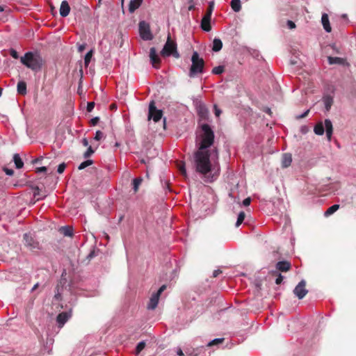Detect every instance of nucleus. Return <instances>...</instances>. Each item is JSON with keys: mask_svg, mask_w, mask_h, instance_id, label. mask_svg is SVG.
Instances as JSON below:
<instances>
[{"mask_svg": "<svg viewBox=\"0 0 356 356\" xmlns=\"http://www.w3.org/2000/svg\"><path fill=\"white\" fill-rule=\"evenodd\" d=\"M211 18L204 16L201 21V28L203 31L206 32H209L211 30V26L210 24Z\"/></svg>", "mask_w": 356, "mask_h": 356, "instance_id": "nucleus-18", "label": "nucleus"}, {"mask_svg": "<svg viewBox=\"0 0 356 356\" xmlns=\"http://www.w3.org/2000/svg\"><path fill=\"white\" fill-rule=\"evenodd\" d=\"M346 16L347 15L346 14L343 15V17H346Z\"/></svg>", "mask_w": 356, "mask_h": 356, "instance_id": "nucleus-64", "label": "nucleus"}, {"mask_svg": "<svg viewBox=\"0 0 356 356\" xmlns=\"http://www.w3.org/2000/svg\"><path fill=\"white\" fill-rule=\"evenodd\" d=\"M300 131L302 134H305L308 131V127L307 126L301 127Z\"/></svg>", "mask_w": 356, "mask_h": 356, "instance_id": "nucleus-54", "label": "nucleus"}, {"mask_svg": "<svg viewBox=\"0 0 356 356\" xmlns=\"http://www.w3.org/2000/svg\"><path fill=\"white\" fill-rule=\"evenodd\" d=\"M13 161L15 167L17 169L22 168L24 165V163L18 154H15L13 156Z\"/></svg>", "mask_w": 356, "mask_h": 356, "instance_id": "nucleus-26", "label": "nucleus"}, {"mask_svg": "<svg viewBox=\"0 0 356 356\" xmlns=\"http://www.w3.org/2000/svg\"><path fill=\"white\" fill-rule=\"evenodd\" d=\"M92 56V50L89 51L85 56L84 63L86 66H88L91 60Z\"/></svg>", "mask_w": 356, "mask_h": 356, "instance_id": "nucleus-33", "label": "nucleus"}, {"mask_svg": "<svg viewBox=\"0 0 356 356\" xmlns=\"http://www.w3.org/2000/svg\"><path fill=\"white\" fill-rule=\"evenodd\" d=\"M284 277L279 273L277 278L275 279V284H280L283 281Z\"/></svg>", "mask_w": 356, "mask_h": 356, "instance_id": "nucleus-44", "label": "nucleus"}, {"mask_svg": "<svg viewBox=\"0 0 356 356\" xmlns=\"http://www.w3.org/2000/svg\"><path fill=\"white\" fill-rule=\"evenodd\" d=\"M245 214L243 211H241L237 218V220L236 222V227H238L244 220Z\"/></svg>", "mask_w": 356, "mask_h": 356, "instance_id": "nucleus-30", "label": "nucleus"}, {"mask_svg": "<svg viewBox=\"0 0 356 356\" xmlns=\"http://www.w3.org/2000/svg\"><path fill=\"white\" fill-rule=\"evenodd\" d=\"M99 121V118L95 117L90 120V124H91V125L95 126L98 123Z\"/></svg>", "mask_w": 356, "mask_h": 356, "instance_id": "nucleus-45", "label": "nucleus"}, {"mask_svg": "<svg viewBox=\"0 0 356 356\" xmlns=\"http://www.w3.org/2000/svg\"><path fill=\"white\" fill-rule=\"evenodd\" d=\"M10 55L13 58H15V59H17L19 58V54L18 52L14 49H10Z\"/></svg>", "mask_w": 356, "mask_h": 356, "instance_id": "nucleus-41", "label": "nucleus"}, {"mask_svg": "<svg viewBox=\"0 0 356 356\" xmlns=\"http://www.w3.org/2000/svg\"><path fill=\"white\" fill-rule=\"evenodd\" d=\"M93 163V161L92 160H90V159H88V160H86L83 162H82L78 167V169L79 170H83L84 168H86V167L92 165Z\"/></svg>", "mask_w": 356, "mask_h": 356, "instance_id": "nucleus-31", "label": "nucleus"}, {"mask_svg": "<svg viewBox=\"0 0 356 356\" xmlns=\"http://www.w3.org/2000/svg\"><path fill=\"white\" fill-rule=\"evenodd\" d=\"M230 6L234 12H239L241 9V0H232Z\"/></svg>", "mask_w": 356, "mask_h": 356, "instance_id": "nucleus-25", "label": "nucleus"}, {"mask_svg": "<svg viewBox=\"0 0 356 356\" xmlns=\"http://www.w3.org/2000/svg\"><path fill=\"white\" fill-rule=\"evenodd\" d=\"M163 116V111L157 109L154 101H152L149 105L148 119H152L155 122H159Z\"/></svg>", "mask_w": 356, "mask_h": 356, "instance_id": "nucleus-8", "label": "nucleus"}, {"mask_svg": "<svg viewBox=\"0 0 356 356\" xmlns=\"http://www.w3.org/2000/svg\"><path fill=\"white\" fill-rule=\"evenodd\" d=\"M292 162V156L291 154H284L282 156V166L283 168H287L289 167Z\"/></svg>", "mask_w": 356, "mask_h": 356, "instance_id": "nucleus-21", "label": "nucleus"}, {"mask_svg": "<svg viewBox=\"0 0 356 356\" xmlns=\"http://www.w3.org/2000/svg\"><path fill=\"white\" fill-rule=\"evenodd\" d=\"M339 208V205L338 204H333L332 206L330 207L327 211L325 212L324 215L325 216H329L332 214H333L334 212H336Z\"/></svg>", "mask_w": 356, "mask_h": 356, "instance_id": "nucleus-28", "label": "nucleus"}, {"mask_svg": "<svg viewBox=\"0 0 356 356\" xmlns=\"http://www.w3.org/2000/svg\"><path fill=\"white\" fill-rule=\"evenodd\" d=\"M179 169L180 172L184 176L186 177V170L185 164L184 163L179 165Z\"/></svg>", "mask_w": 356, "mask_h": 356, "instance_id": "nucleus-42", "label": "nucleus"}, {"mask_svg": "<svg viewBox=\"0 0 356 356\" xmlns=\"http://www.w3.org/2000/svg\"><path fill=\"white\" fill-rule=\"evenodd\" d=\"M143 3V0H131L129 4V11L132 13L138 9Z\"/></svg>", "mask_w": 356, "mask_h": 356, "instance_id": "nucleus-20", "label": "nucleus"}, {"mask_svg": "<svg viewBox=\"0 0 356 356\" xmlns=\"http://www.w3.org/2000/svg\"><path fill=\"white\" fill-rule=\"evenodd\" d=\"M196 111L198 116L202 120H207L209 118V110L206 105L202 102H199L196 105Z\"/></svg>", "mask_w": 356, "mask_h": 356, "instance_id": "nucleus-11", "label": "nucleus"}, {"mask_svg": "<svg viewBox=\"0 0 356 356\" xmlns=\"http://www.w3.org/2000/svg\"><path fill=\"white\" fill-rule=\"evenodd\" d=\"M159 296L158 294L155 293H153L149 299V303L147 305V309L150 310L154 309L159 303Z\"/></svg>", "mask_w": 356, "mask_h": 356, "instance_id": "nucleus-16", "label": "nucleus"}, {"mask_svg": "<svg viewBox=\"0 0 356 356\" xmlns=\"http://www.w3.org/2000/svg\"><path fill=\"white\" fill-rule=\"evenodd\" d=\"M321 22L323 26V29L327 33H330L332 31L331 26L329 22L328 15L326 13H323L321 17Z\"/></svg>", "mask_w": 356, "mask_h": 356, "instance_id": "nucleus-17", "label": "nucleus"}, {"mask_svg": "<svg viewBox=\"0 0 356 356\" xmlns=\"http://www.w3.org/2000/svg\"><path fill=\"white\" fill-rule=\"evenodd\" d=\"M66 168V164L65 163H60L58 166V168H57V172L59 174H62L65 169Z\"/></svg>", "mask_w": 356, "mask_h": 356, "instance_id": "nucleus-40", "label": "nucleus"}, {"mask_svg": "<svg viewBox=\"0 0 356 356\" xmlns=\"http://www.w3.org/2000/svg\"><path fill=\"white\" fill-rule=\"evenodd\" d=\"M20 62L32 71L38 72L42 68L44 60L37 51H28L20 58Z\"/></svg>", "mask_w": 356, "mask_h": 356, "instance_id": "nucleus-3", "label": "nucleus"}, {"mask_svg": "<svg viewBox=\"0 0 356 356\" xmlns=\"http://www.w3.org/2000/svg\"><path fill=\"white\" fill-rule=\"evenodd\" d=\"M213 8H214V2L210 1L209 3V8L207 9V12L204 16L211 18V15H212Z\"/></svg>", "mask_w": 356, "mask_h": 356, "instance_id": "nucleus-32", "label": "nucleus"}, {"mask_svg": "<svg viewBox=\"0 0 356 356\" xmlns=\"http://www.w3.org/2000/svg\"><path fill=\"white\" fill-rule=\"evenodd\" d=\"M220 273H222V271L219 269L218 270H215L213 272V277H218Z\"/></svg>", "mask_w": 356, "mask_h": 356, "instance_id": "nucleus-53", "label": "nucleus"}, {"mask_svg": "<svg viewBox=\"0 0 356 356\" xmlns=\"http://www.w3.org/2000/svg\"><path fill=\"white\" fill-rule=\"evenodd\" d=\"M82 144L85 147L88 146V139L86 138H83L82 139Z\"/></svg>", "mask_w": 356, "mask_h": 356, "instance_id": "nucleus-55", "label": "nucleus"}, {"mask_svg": "<svg viewBox=\"0 0 356 356\" xmlns=\"http://www.w3.org/2000/svg\"><path fill=\"white\" fill-rule=\"evenodd\" d=\"M309 112V110H307L306 111H305V112H304L303 113H302L301 115H298V116L296 117V118H297V119H302V118H305V117L308 115Z\"/></svg>", "mask_w": 356, "mask_h": 356, "instance_id": "nucleus-49", "label": "nucleus"}, {"mask_svg": "<svg viewBox=\"0 0 356 356\" xmlns=\"http://www.w3.org/2000/svg\"><path fill=\"white\" fill-rule=\"evenodd\" d=\"M161 54L164 57L170 56H173L176 58H179L180 57V55L177 50V44L171 40L170 35L168 37V40L161 51Z\"/></svg>", "mask_w": 356, "mask_h": 356, "instance_id": "nucleus-6", "label": "nucleus"}, {"mask_svg": "<svg viewBox=\"0 0 356 356\" xmlns=\"http://www.w3.org/2000/svg\"><path fill=\"white\" fill-rule=\"evenodd\" d=\"M139 33L140 36L144 40H151L153 38L149 25L145 21H141L139 23Z\"/></svg>", "mask_w": 356, "mask_h": 356, "instance_id": "nucleus-7", "label": "nucleus"}, {"mask_svg": "<svg viewBox=\"0 0 356 356\" xmlns=\"http://www.w3.org/2000/svg\"><path fill=\"white\" fill-rule=\"evenodd\" d=\"M306 282L302 280L298 285L293 289L294 295L298 298V299H302L308 293V291L305 288Z\"/></svg>", "mask_w": 356, "mask_h": 356, "instance_id": "nucleus-9", "label": "nucleus"}, {"mask_svg": "<svg viewBox=\"0 0 356 356\" xmlns=\"http://www.w3.org/2000/svg\"><path fill=\"white\" fill-rule=\"evenodd\" d=\"M224 72V67L222 65H218L215 67L212 70V74H221Z\"/></svg>", "mask_w": 356, "mask_h": 356, "instance_id": "nucleus-34", "label": "nucleus"}, {"mask_svg": "<svg viewBox=\"0 0 356 356\" xmlns=\"http://www.w3.org/2000/svg\"><path fill=\"white\" fill-rule=\"evenodd\" d=\"M24 241L25 245L31 249H35L38 247V243L29 234L26 233L24 234Z\"/></svg>", "mask_w": 356, "mask_h": 356, "instance_id": "nucleus-12", "label": "nucleus"}, {"mask_svg": "<svg viewBox=\"0 0 356 356\" xmlns=\"http://www.w3.org/2000/svg\"><path fill=\"white\" fill-rule=\"evenodd\" d=\"M143 181L141 177H137L133 179V190L136 193L138 191V188Z\"/></svg>", "mask_w": 356, "mask_h": 356, "instance_id": "nucleus-29", "label": "nucleus"}, {"mask_svg": "<svg viewBox=\"0 0 356 356\" xmlns=\"http://www.w3.org/2000/svg\"><path fill=\"white\" fill-rule=\"evenodd\" d=\"M223 340H224L223 338L214 339L211 340V341H209L208 343L207 346H214V345H218L220 343H222Z\"/></svg>", "mask_w": 356, "mask_h": 356, "instance_id": "nucleus-35", "label": "nucleus"}, {"mask_svg": "<svg viewBox=\"0 0 356 356\" xmlns=\"http://www.w3.org/2000/svg\"><path fill=\"white\" fill-rule=\"evenodd\" d=\"M42 159H35L33 162L34 163H38V161H40Z\"/></svg>", "mask_w": 356, "mask_h": 356, "instance_id": "nucleus-62", "label": "nucleus"}, {"mask_svg": "<svg viewBox=\"0 0 356 356\" xmlns=\"http://www.w3.org/2000/svg\"><path fill=\"white\" fill-rule=\"evenodd\" d=\"M38 283L35 284L33 286V288H32V291L35 290V289L38 288Z\"/></svg>", "mask_w": 356, "mask_h": 356, "instance_id": "nucleus-59", "label": "nucleus"}, {"mask_svg": "<svg viewBox=\"0 0 356 356\" xmlns=\"http://www.w3.org/2000/svg\"><path fill=\"white\" fill-rule=\"evenodd\" d=\"M218 159V152L216 148L212 151L197 150L194 154L195 170L202 175L207 182H213L220 174V166L216 160Z\"/></svg>", "mask_w": 356, "mask_h": 356, "instance_id": "nucleus-1", "label": "nucleus"}, {"mask_svg": "<svg viewBox=\"0 0 356 356\" xmlns=\"http://www.w3.org/2000/svg\"><path fill=\"white\" fill-rule=\"evenodd\" d=\"M287 25L290 29H293L296 27L295 23L291 20L287 21Z\"/></svg>", "mask_w": 356, "mask_h": 356, "instance_id": "nucleus-52", "label": "nucleus"}, {"mask_svg": "<svg viewBox=\"0 0 356 356\" xmlns=\"http://www.w3.org/2000/svg\"><path fill=\"white\" fill-rule=\"evenodd\" d=\"M33 195L34 197H37V196H40V190L38 188H37L35 191H34V193H33Z\"/></svg>", "mask_w": 356, "mask_h": 356, "instance_id": "nucleus-56", "label": "nucleus"}, {"mask_svg": "<svg viewBox=\"0 0 356 356\" xmlns=\"http://www.w3.org/2000/svg\"><path fill=\"white\" fill-rule=\"evenodd\" d=\"M72 316V310L65 311L60 313L56 317V322L58 325V327H62L65 323L71 318Z\"/></svg>", "mask_w": 356, "mask_h": 356, "instance_id": "nucleus-10", "label": "nucleus"}, {"mask_svg": "<svg viewBox=\"0 0 356 356\" xmlns=\"http://www.w3.org/2000/svg\"><path fill=\"white\" fill-rule=\"evenodd\" d=\"M60 300H61V292L60 290V287L58 286H57L56 288V292H55V295L54 297V300L59 301Z\"/></svg>", "mask_w": 356, "mask_h": 356, "instance_id": "nucleus-37", "label": "nucleus"}, {"mask_svg": "<svg viewBox=\"0 0 356 356\" xmlns=\"http://www.w3.org/2000/svg\"><path fill=\"white\" fill-rule=\"evenodd\" d=\"M149 58L151 63L155 68H158V65L161 63V59L156 54L155 47L150 48L149 50Z\"/></svg>", "mask_w": 356, "mask_h": 356, "instance_id": "nucleus-13", "label": "nucleus"}, {"mask_svg": "<svg viewBox=\"0 0 356 356\" xmlns=\"http://www.w3.org/2000/svg\"><path fill=\"white\" fill-rule=\"evenodd\" d=\"M4 10V6H0V13L3 12Z\"/></svg>", "mask_w": 356, "mask_h": 356, "instance_id": "nucleus-61", "label": "nucleus"}, {"mask_svg": "<svg viewBox=\"0 0 356 356\" xmlns=\"http://www.w3.org/2000/svg\"><path fill=\"white\" fill-rule=\"evenodd\" d=\"M60 230L64 236H72L73 235V229L71 227L64 226L61 227Z\"/></svg>", "mask_w": 356, "mask_h": 356, "instance_id": "nucleus-27", "label": "nucleus"}, {"mask_svg": "<svg viewBox=\"0 0 356 356\" xmlns=\"http://www.w3.org/2000/svg\"><path fill=\"white\" fill-rule=\"evenodd\" d=\"M47 168L46 167H44V166L40 167V168H38L36 169V172L37 173L45 172H47Z\"/></svg>", "mask_w": 356, "mask_h": 356, "instance_id": "nucleus-50", "label": "nucleus"}, {"mask_svg": "<svg viewBox=\"0 0 356 356\" xmlns=\"http://www.w3.org/2000/svg\"><path fill=\"white\" fill-rule=\"evenodd\" d=\"M194 8H195L194 5H191H191L189 6V7H188V10H193V9H194Z\"/></svg>", "mask_w": 356, "mask_h": 356, "instance_id": "nucleus-60", "label": "nucleus"}, {"mask_svg": "<svg viewBox=\"0 0 356 356\" xmlns=\"http://www.w3.org/2000/svg\"><path fill=\"white\" fill-rule=\"evenodd\" d=\"M177 353L178 355H180V356L184 355V353L180 348L177 351Z\"/></svg>", "mask_w": 356, "mask_h": 356, "instance_id": "nucleus-57", "label": "nucleus"}, {"mask_svg": "<svg viewBox=\"0 0 356 356\" xmlns=\"http://www.w3.org/2000/svg\"><path fill=\"white\" fill-rule=\"evenodd\" d=\"M250 202H251V198L250 197H247V198L243 200V205L245 206V207L249 206Z\"/></svg>", "mask_w": 356, "mask_h": 356, "instance_id": "nucleus-48", "label": "nucleus"}, {"mask_svg": "<svg viewBox=\"0 0 356 356\" xmlns=\"http://www.w3.org/2000/svg\"><path fill=\"white\" fill-rule=\"evenodd\" d=\"M145 347V343L144 341L139 342L136 348V354L138 355Z\"/></svg>", "mask_w": 356, "mask_h": 356, "instance_id": "nucleus-36", "label": "nucleus"}, {"mask_svg": "<svg viewBox=\"0 0 356 356\" xmlns=\"http://www.w3.org/2000/svg\"><path fill=\"white\" fill-rule=\"evenodd\" d=\"M323 103L326 111H329L333 104V98L331 96H325L323 97Z\"/></svg>", "mask_w": 356, "mask_h": 356, "instance_id": "nucleus-24", "label": "nucleus"}, {"mask_svg": "<svg viewBox=\"0 0 356 356\" xmlns=\"http://www.w3.org/2000/svg\"><path fill=\"white\" fill-rule=\"evenodd\" d=\"M104 138V134L101 131H97L95 133V136L94 137V139L95 140L99 141Z\"/></svg>", "mask_w": 356, "mask_h": 356, "instance_id": "nucleus-39", "label": "nucleus"}, {"mask_svg": "<svg viewBox=\"0 0 356 356\" xmlns=\"http://www.w3.org/2000/svg\"><path fill=\"white\" fill-rule=\"evenodd\" d=\"M192 64L189 69L188 76L194 78L200 74H202L204 70V61L200 58L197 51H194L191 56Z\"/></svg>", "mask_w": 356, "mask_h": 356, "instance_id": "nucleus-4", "label": "nucleus"}, {"mask_svg": "<svg viewBox=\"0 0 356 356\" xmlns=\"http://www.w3.org/2000/svg\"><path fill=\"white\" fill-rule=\"evenodd\" d=\"M222 47V42L220 38H214L212 44V50L215 52H218L221 50Z\"/></svg>", "mask_w": 356, "mask_h": 356, "instance_id": "nucleus-23", "label": "nucleus"}, {"mask_svg": "<svg viewBox=\"0 0 356 356\" xmlns=\"http://www.w3.org/2000/svg\"><path fill=\"white\" fill-rule=\"evenodd\" d=\"M166 289V286L165 285H162L159 289L157 291L156 293H155L156 294H158L159 296H160V295L161 294V293Z\"/></svg>", "mask_w": 356, "mask_h": 356, "instance_id": "nucleus-51", "label": "nucleus"}, {"mask_svg": "<svg viewBox=\"0 0 356 356\" xmlns=\"http://www.w3.org/2000/svg\"><path fill=\"white\" fill-rule=\"evenodd\" d=\"M276 268L280 271L286 272L291 268V264L286 261H278L276 264Z\"/></svg>", "mask_w": 356, "mask_h": 356, "instance_id": "nucleus-19", "label": "nucleus"}, {"mask_svg": "<svg viewBox=\"0 0 356 356\" xmlns=\"http://www.w3.org/2000/svg\"><path fill=\"white\" fill-rule=\"evenodd\" d=\"M17 90L19 95H24L27 93L26 83L24 81H20L17 83Z\"/></svg>", "mask_w": 356, "mask_h": 356, "instance_id": "nucleus-22", "label": "nucleus"}, {"mask_svg": "<svg viewBox=\"0 0 356 356\" xmlns=\"http://www.w3.org/2000/svg\"><path fill=\"white\" fill-rule=\"evenodd\" d=\"M95 107V102H88V104H87V111L88 112H91L93 108Z\"/></svg>", "mask_w": 356, "mask_h": 356, "instance_id": "nucleus-43", "label": "nucleus"}, {"mask_svg": "<svg viewBox=\"0 0 356 356\" xmlns=\"http://www.w3.org/2000/svg\"><path fill=\"white\" fill-rule=\"evenodd\" d=\"M2 90H3V89L0 87V97H1V95H2Z\"/></svg>", "mask_w": 356, "mask_h": 356, "instance_id": "nucleus-63", "label": "nucleus"}, {"mask_svg": "<svg viewBox=\"0 0 356 356\" xmlns=\"http://www.w3.org/2000/svg\"><path fill=\"white\" fill-rule=\"evenodd\" d=\"M84 48H85L84 45H81L79 47V51H82L84 49Z\"/></svg>", "mask_w": 356, "mask_h": 356, "instance_id": "nucleus-58", "label": "nucleus"}, {"mask_svg": "<svg viewBox=\"0 0 356 356\" xmlns=\"http://www.w3.org/2000/svg\"><path fill=\"white\" fill-rule=\"evenodd\" d=\"M214 111L216 117H219L222 113V111L216 105H214Z\"/></svg>", "mask_w": 356, "mask_h": 356, "instance_id": "nucleus-47", "label": "nucleus"}, {"mask_svg": "<svg viewBox=\"0 0 356 356\" xmlns=\"http://www.w3.org/2000/svg\"><path fill=\"white\" fill-rule=\"evenodd\" d=\"M200 127V130L196 136V145L198 147V150L211 151L209 148L213 144L214 132L208 124H202Z\"/></svg>", "mask_w": 356, "mask_h": 356, "instance_id": "nucleus-2", "label": "nucleus"}, {"mask_svg": "<svg viewBox=\"0 0 356 356\" xmlns=\"http://www.w3.org/2000/svg\"><path fill=\"white\" fill-rule=\"evenodd\" d=\"M327 60L330 65L338 64L343 66H349V63L346 61V59L343 58L329 56Z\"/></svg>", "mask_w": 356, "mask_h": 356, "instance_id": "nucleus-14", "label": "nucleus"}, {"mask_svg": "<svg viewBox=\"0 0 356 356\" xmlns=\"http://www.w3.org/2000/svg\"><path fill=\"white\" fill-rule=\"evenodd\" d=\"M95 152V150L92 149L91 146H89L86 150V152L84 153L83 156L84 158H88L90 157L93 153Z\"/></svg>", "mask_w": 356, "mask_h": 356, "instance_id": "nucleus-38", "label": "nucleus"}, {"mask_svg": "<svg viewBox=\"0 0 356 356\" xmlns=\"http://www.w3.org/2000/svg\"><path fill=\"white\" fill-rule=\"evenodd\" d=\"M3 171L6 172V174L7 175H9V176L13 175V173H14L13 170H12V169H9V168H3Z\"/></svg>", "mask_w": 356, "mask_h": 356, "instance_id": "nucleus-46", "label": "nucleus"}, {"mask_svg": "<svg viewBox=\"0 0 356 356\" xmlns=\"http://www.w3.org/2000/svg\"><path fill=\"white\" fill-rule=\"evenodd\" d=\"M70 12V7L67 1L64 0L61 2L60 7V15L63 17H67Z\"/></svg>", "mask_w": 356, "mask_h": 356, "instance_id": "nucleus-15", "label": "nucleus"}, {"mask_svg": "<svg viewBox=\"0 0 356 356\" xmlns=\"http://www.w3.org/2000/svg\"><path fill=\"white\" fill-rule=\"evenodd\" d=\"M325 131L327 140L330 142L333 134V125L330 119H325L324 122H318L314 127V132L318 136L323 135Z\"/></svg>", "mask_w": 356, "mask_h": 356, "instance_id": "nucleus-5", "label": "nucleus"}]
</instances>
